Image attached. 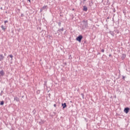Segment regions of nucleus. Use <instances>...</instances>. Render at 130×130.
I'll list each match as a JSON object with an SVG mask.
<instances>
[{
	"mask_svg": "<svg viewBox=\"0 0 130 130\" xmlns=\"http://www.w3.org/2000/svg\"><path fill=\"white\" fill-rule=\"evenodd\" d=\"M82 39H83V36L79 35L76 38V41H78L79 42H81Z\"/></svg>",
	"mask_w": 130,
	"mask_h": 130,
	"instance_id": "obj_2",
	"label": "nucleus"
},
{
	"mask_svg": "<svg viewBox=\"0 0 130 130\" xmlns=\"http://www.w3.org/2000/svg\"><path fill=\"white\" fill-rule=\"evenodd\" d=\"M5 59L4 56L3 55H0V61L3 60Z\"/></svg>",
	"mask_w": 130,
	"mask_h": 130,
	"instance_id": "obj_7",
	"label": "nucleus"
},
{
	"mask_svg": "<svg viewBox=\"0 0 130 130\" xmlns=\"http://www.w3.org/2000/svg\"><path fill=\"white\" fill-rule=\"evenodd\" d=\"M87 10H88V8L86 6H83V11L86 12L87 11Z\"/></svg>",
	"mask_w": 130,
	"mask_h": 130,
	"instance_id": "obj_6",
	"label": "nucleus"
},
{
	"mask_svg": "<svg viewBox=\"0 0 130 130\" xmlns=\"http://www.w3.org/2000/svg\"><path fill=\"white\" fill-rule=\"evenodd\" d=\"M21 17H24V14L23 13H21Z\"/></svg>",
	"mask_w": 130,
	"mask_h": 130,
	"instance_id": "obj_20",
	"label": "nucleus"
},
{
	"mask_svg": "<svg viewBox=\"0 0 130 130\" xmlns=\"http://www.w3.org/2000/svg\"><path fill=\"white\" fill-rule=\"evenodd\" d=\"M53 106H54V107H56L57 105H56V104H54V105H53Z\"/></svg>",
	"mask_w": 130,
	"mask_h": 130,
	"instance_id": "obj_23",
	"label": "nucleus"
},
{
	"mask_svg": "<svg viewBox=\"0 0 130 130\" xmlns=\"http://www.w3.org/2000/svg\"><path fill=\"white\" fill-rule=\"evenodd\" d=\"M101 52H103V53H104V52H105L104 49H102L101 50Z\"/></svg>",
	"mask_w": 130,
	"mask_h": 130,
	"instance_id": "obj_19",
	"label": "nucleus"
},
{
	"mask_svg": "<svg viewBox=\"0 0 130 130\" xmlns=\"http://www.w3.org/2000/svg\"><path fill=\"white\" fill-rule=\"evenodd\" d=\"M61 25V23L60 22H58V25L59 27H60Z\"/></svg>",
	"mask_w": 130,
	"mask_h": 130,
	"instance_id": "obj_13",
	"label": "nucleus"
},
{
	"mask_svg": "<svg viewBox=\"0 0 130 130\" xmlns=\"http://www.w3.org/2000/svg\"><path fill=\"white\" fill-rule=\"evenodd\" d=\"M130 109L129 108H125L124 110V112L127 114L129 112Z\"/></svg>",
	"mask_w": 130,
	"mask_h": 130,
	"instance_id": "obj_4",
	"label": "nucleus"
},
{
	"mask_svg": "<svg viewBox=\"0 0 130 130\" xmlns=\"http://www.w3.org/2000/svg\"><path fill=\"white\" fill-rule=\"evenodd\" d=\"M14 101L18 102L19 101V99L17 97H14Z\"/></svg>",
	"mask_w": 130,
	"mask_h": 130,
	"instance_id": "obj_10",
	"label": "nucleus"
},
{
	"mask_svg": "<svg viewBox=\"0 0 130 130\" xmlns=\"http://www.w3.org/2000/svg\"><path fill=\"white\" fill-rule=\"evenodd\" d=\"M82 1L85 2V1H86V0H82Z\"/></svg>",
	"mask_w": 130,
	"mask_h": 130,
	"instance_id": "obj_26",
	"label": "nucleus"
},
{
	"mask_svg": "<svg viewBox=\"0 0 130 130\" xmlns=\"http://www.w3.org/2000/svg\"><path fill=\"white\" fill-rule=\"evenodd\" d=\"M4 104V101H2L1 103V104H0V105H3Z\"/></svg>",
	"mask_w": 130,
	"mask_h": 130,
	"instance_id": "obj_17",
	"label": "nucleus"
},
{
	"mask_svg": "<svg viewBox=\"0 0 130 130\" xmlns=\"http://www.w3.org/2000/svg\"><path fill=\"white\" fill-rule=\"evenodd\" d=\"M8 20H5V23H8Z\"/></svg>",
	"mask_w": 130,
	"mask_h": 130,
	"instance_id": "obj_22",
	"label": "nucleus"
},
{
	"mask_svg": "<svg viewBox=\"0 0 130 130\" xmlns=\"http://www.w3.org/2000/svg\"><path fill=\"white\" fill-rule=\"evenodd\" d=\"M109 34H110L113 37H114V36H115V34H114V31H110L109 32Z\"/></svg>",
	"mask_w": 130,
	"mask_h": 130,
	"instance_id": "obj_9",
	"label": "nucleus"
},
{
	"mask_svg": "<svg viewBox=\"0 0 130 130\" xmlns=\"http://www.w3.org/2000/svg\"><path fill=\"white\" fill-rule=\"evenodd\" d=\"M9 57H10V58H11V60H12L13 59V57H14V56H13V55H10L9 56Z\"/></svg>",
	"mask_w": 130,
	"mask_h": 130,
	"instance_id": "obj_15",
	"label": "nucleus"
},
{
	"mask_svg": "<svg viewBox=\"0 0 130 130\" xmlns=\"http://www.w3.org/2000/svg\"><path fill=\"white\" fill-rule=\"evenodd\" d=\"M61 106H62V109H65L67 106L66 103L61 104Z\"/></svg>",
	"mask_w": 130,
	"mask_h": 130,
	"instance_id": "obj_8",
	"label": "nucleus"
},
{
	"mask_svg": "<svg viewBox=\"0 0 130 130\" xmlns=\"http://www.w3.org/2000/svg\"><path fill=\"white\" fill-rule=\"evenodd\" d=\"M5 73L4 70H1V71H0V76L3 77L5 75Z\"/></svg>",
	"mask_w": 130,
	"mask_h": 130,
	"instance_id": "obj_5",
	"label": "nucleus"
},
{
	"mask_svg": "<svg viewBox=\"0 0 130 130\" xmlns=\"http://www.w3.org/2000/svg\"><path fill=\"white\" fill-rule=\"evenodd\" d=\"M63 30H64L63 27H62V28H60V29H58L57 30V32L58 34H60V33L62 34V32L63 31Z\"/></svg>",
	"mask_w": 130,
	"mask_h": 130,
	"instance_id": "obj_3",
	"label": "nucleus"
},
{
	"mask_svg": "<svg viewBox=\"0 0 130 130\" xmlns=\"http://www.w3.org/2000/svg\"><path fill=\"white\" fill-rule=\"evenodd\" d=\"M109 57H111L112 56V55L111 54H110V55H109Z\"/></svg>",
	"mask_w": 130,
	"mask_h": 130,
	"instance_id": "obj_24",
	"label": "nucleus"
},
{
	"mask_svg": "<svg viewBox=\"0 0 130 130\" xmlns=\"http://www.w3.org/2000/svg\"><path fill=\"white\" fill-rule=\"evenodd\" d=\"M122 79H123V80H125V76H122Z\"/></svg>",
	"mask_w": 130,
	"mask_h": 130,
	"instance_id": "obj_21",
	"label": "nucleus"
},
{
	"mask_svg": "<svg viewBox=\"0 0 130 130\" xmlns=\"http://www.w3.org/2000/svg\"><path fill=\"white\" fill-rule=\"evenodd\" d=\"M82 28H87L88 27V21L83 20L82 21Z\"/></svg>",
	"mask_w": 130,
	"mask_h": 130,
	"instance_id": "obj_1",
	"label": "nucleus"
},
{
	"mask_svg": "<svg viewBox=\"0 0 130 130\" xmlns=\"http://www.w3.org/2000/svg\"><path fill=\"white\" fill-rule=\"evenodd\" d=\"M27 1H28V2H29V3L31 2V0H27Z\"/></svg>",
	"mask_w": 130,
	"mask_h": 130,
	"instance_id": "obj_25",
	"label": "nucleus"
},
{
	"mask_svg": "<svg viewBox=\"0 0 130 130\" xmlns=\"http://www.w3.org/2000/svg\"><path fill=\"white\" fill-rule=\"evenodd\" d=\"M47 7V6H44L43 7V9H46Z\"/></svg>",
	"mask_w": 130,
	"mask_h": 130,
	"instance_id": "obj_18",
	"label": "nucleus"
},
{
	"mask_svg": "<svg viewBox=\"0 0 130 130\" xmlns=\"http://www.w3.org/2000/svg\"><path fill=\"white\" fill-rule=\"evenodd\" d=\"M1 27L2 28V30H3L4 31H5L6 27H5V26L4 25H2Z\"/></svg>",
	"mask_w": 130,
	"mask_h": 130,
	"instance_id": "obj_11",
	"label": "nucleus"
},
{
	"mask_svg": "<svg viewBox=\"0 0 130 130\" xmlns=\"http://www.w3.org/2000/svg\"><path fill=\"white\" fill-rule=\"evenodd\" d=\"M126 57V54H122V58L124 59Z\"/></svg>",
	"mask_w": 130,
	"mask_h": 130,
	"instance_id": "obj_12",
	"label": "nucleus"
},
{
	"mask_svg": "<svg viewBox=\"0 0 130 130\" xmlns=\"http://www.w3.org/2000/svg\"><path fill=\"white\" fill-rule=\"evenodd\" d=\"M41 91L40 90H38L37 91V93H38V94H39L40 93Z\"/></svg>",
	"mask_w": 130,
	"mask_h": 130,
	"instance_id": "obj_16",
	"label": "nucleus"
},
{
	"mask_svg": "<svg viewBox=\"0 0 130 130\" xmlns=\"http://www.w3.org/2000/svg\"><path fill=\"white\" fill-rule=\"evenodd\" d=\"M81 96H82V99H84V95L83 93H81Z\"/></svg>",
	"mask_w": 130,
	"mask_h": 130,
	"instance_id": "obj_14",
	"label": "nucleus"
}]
</instances>
